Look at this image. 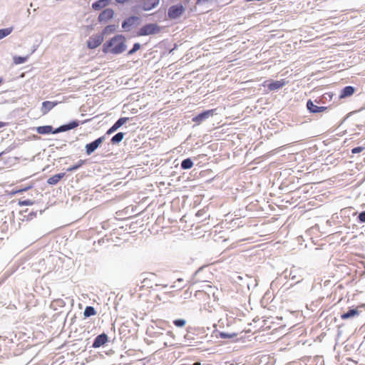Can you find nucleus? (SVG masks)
Wrapping results in <instances>:
<instances>
[{
    "label": "nucleus",
    "instance_id": "f257e3e1",
    "mask_svg": "<svg viewBox=\"0 0 365 365\" xmlns=\"http://www.w3.org/2000/svg\"><path fill=\"white\" fill-rule=\"evenodd\" d=\"M127 49L126 38L122 34H118L107 41L102 47L104 53L118 55Z\"/></svg>",
    "mask_w": 365,
    "mask_h": 365
},
{
    "label": "nucleus",
    "instance_id": "f03ea898",
    "mask_svg": "<svg viewBox=\"0 0 365 365\" xmlns=\"http://www.w3.org/2000/svg\"><path fill=\"white\" fill-rule=\"evenodd\" d=\"M104 37L101 34H96L91 36L87 41V46L90 49L98 47L103 41Z\"/></svg>",
    "mask_w": 365,
    "mask_h": 365
},
{
    "label": "nucleus",
    "instance_id": "7ed1b4c3",
    "mask_svg": "<svg viewBox=\"0 0 365 365\" xmlns=\"http://www.w3.org/2000/svg\"><path fill=\"white\" fill-rule=\"evenodd\" d=\"M160 31V26L156 24H148L143 26L139 31L140 36H148Z\"/></svg>",
    "mask_w": 365,
    "mask_h": 365
},
{
    "label": "nucleus",
    "instance_id": "20e7f679",
    "mask_svg": "<svg viewBox=\"0 0 365 365\" xmlns=\"http://www.w3.org/2000/svg\"><path fill=\"white\" fill-rule=\"evenodd\" d=\"M185 11V8L181 4L172 6L169 8L168 16L171 19L179 18Z\"/></svg>",
    "mask_w": 365,
    "mask_h": 365
},
{
    "label": "nucleus",
    "instance_id": "39448f33",
    "mask_svg": "<svg viewBox=\"0 0 365 365\" xmlns=\"http://www.w3.org/2000/svg\"><path fill=\"white\" fill-rule=\"evenodd\" d=\"M114 11L112 9H104L98 16L99 22L106 23L113 17Z\"/></svg>",
    "mask_w": 365,
    "mask_h": 365
},
{
    "label": "nucleus",
    "instance_id": "423d86ee",
    "mask_svg": "<svg viewBox=\"0 0 365 365\" xmlns=\"http://www.w3.org/2000/svg\"><path fill=\"white\" fill-rule=\"evenodd\" d=\"M103 137H101L93 142L88 143L86 145V153L88 155H91L92 153H93L98 147L99 145L103 143Z\"/></svg>",
    "mask_w": 365,
    "mask_h": 365
},
{
    "label": "nucleus",
    "instance_id": "0eeeda50",
    "mask_svg": "<svg viewBox=\"0 0 365 365\" xmlns=\"http://www.w3.org/2000/svg\"><path fill=\"white\" fill-rule=\"evenodd\" d=\"M214 110H208L205 112H202L197 115L196 117L193 118L192 120L196 122L197 124H200L201 122L211 117L214 114Z\"/></svg>",
    "mask_w": 365,
    "mask_h": 365
},
{
    "label": "nucleus",
    "instance_id": "6e6552de",
    "mask_svg": "<svg viewBox=\"0 0 365 365\" xmlns=\"http://www.w3.org/2000/svg\"><path fill=\"white\" fill-rule=\"evenodd\" d=\"M285 85V81L284 80L276 81H265L264 83V86H267L270 91H274L281 88Z\"/></svg>",
    "mask_w": 365,
    "mask_h": 365
},
{
    "label": "nucleus",
    "instance_id": "1a4fd4ad",
    "mask_svg": "<svg viewBox=\"0 0 365 365\" xmlns=\"http://www.w3.org/2000/svg\"><path fill=\"white\" fill-rule=\"evenodd\" d=\"M58 102H51V101H44L42 103V106L41 108V111L43 115H46L53 108H54L56 105H58Z\"/></svg>",
    "mask_w": 365,
    "mask_h": 365
},
{
    "label": "nucleus",
    "instance_id": "9d476101",
    "mask_svg": "<svg viewBox=\"0 0 365 365\" xmlns=\"http://www.w3.org/2000/svg\"><path fill=\"white\" fill-rule=\"evenodd\" d=\"M108 341V336L106 334L98 335L94 340L93 347L98 348L105 344Z\"/></svg>",
    "mask_w": 365,
    "mask_h": 365
},
{
    "label": "nucleus",
    "instance_id": "9b49d317",
    "mask_svg": "<svg viewBox=\"0 0 365 365\" xmlns=\"http://www.w3.org/2000/svg\"><path fill=\"white\" fill-rule=\"evenodd\" d=\"M128 120V118H119L114 125L108 130L107 133L110 134L117 130L120 126L125 123Z\"/></svg>",
    "mask_w": 365,
    "mask_h": 365
},
{
    "label": "nucleus",
    "instance_id": "f8f14e48",
    "mask_svg": "<svg viewBox=\"0 0 365 365\" xmlns=\"http://www.w3.org/2000/svg\"><path fill=\"white\" fill-rule=\"evenodd\" d=\"M308 110L312 113H320L326 109L325 107H319L314 104L312 101H308L307 103Z\"/></svg>",
    "mask_w": 365,
    "mask_h": 365
},
{
    "label": "nucleus",
    "instance_id": "ddd939ff",
    "mask_svg": "<svg viewBox=\"0 0 365 365\" xmlns=\"http://www.w3.org/2000/svg\"><path fill=\"white\" fill-rule=\"evenodd\" d=\"M110 2V0H98L92 4V8L94 10H100L108 5Z\"/></svg>",
    "mask_w": 365,
    "mask_h": 365
},
{
    "label": "nucleus",
    "instance_id": "4468645a",
    "mask_svg": "<svg viewBox=\"0 0 365 365\" xmlns=\"http://www.w3.org/2000/svg\"><path fill=\"white\" fill-rule=\"evenodd\" d=\"M137 19L138 18L135 16L127 19L122 24L123 29L125 30H129Z\"/></svg>",
    "mask_w": 365,
    "mask_h": 365
},
{
    "label": "nucleus",
    "instance_id": "2eb2a0df",
    "mask_svg": "<svg viewBox=\"0 0 365 365\" xmlns=\"http://www.w3.org/2000/svg\"><path fill=\"white\" fill-rule=\"evenodd\" d=\"M64 175H65L64 173L56 174V175L49 178L47 180V182L49 185H56L61 180V179H62L64 177Z\"/></svg>",
    "mask_w": 365,
    "mask_h": 365
},
{
    "label": "nucleus",
    "instance_id": "dca6fc26",
    "mask_svg": "<svg viewBox=\"0 0 365 365\" xmlns=\"http://www.w3.org/2000/svg\"><path fill=\"white\" fill-rule=\"evenodd\" d=\"M359 312L357 309H352L349 310L347 312L342 314L341 317L342 319H348L359 315Z\"/></svg>",
    "mask_w": 365,
    "mask_h": 365
},
{
    "label": "nucleus",
    "instance_id": "f3484780",
    "mask_svg": "<svg viewBox=\"0 0 365 365\" xmlns=\"http://www.w3.org/2000/svg\"><path fill=\"white\" fill-rule=\"evenodd\" d=\"M77 125H78V123L73 122V123H70L68 125H62V126L59 127L56 130H54L53 133H60V132L66 131V130L74 128Z\"/></svg>",
    "mask_w": 365,
    "mask_h": 365
},
{
    "label": "nucleus",
    "instance_id": "a211bd4d",
    "mask_svg": "<svg viewBox=\"0 0 365 365\" xmlns=\"http://www.w3.org/2000/svg\"><path fill=\"white\" fill-rule=\"evenodd\" d=\"M36 130L39 134H48L50 133L54 132L53 131V128L51 125H43L37 127Z\"/></svg>",
    "mask_w": 365,
    "mask_h": 365
},
{
    "label": "nucleus",
    "instance_id": "6ab92c4d",
    "mask_svg": "<svg viewBox=\"0 0 365 365\" xmlns=\"http://www.w3.org/2000/svg\"><path fill=\"white\" fill-rule=\"evenodd\" d=\"M117 28L118 26L115 25H108L103 29L101 34H103V37L105 35L111 34L117 30Z\"/></svg>",
    "mask_w": 365,
    "mask_h": 365
},
{
    "label": "nucleus",
    "instance_id": "aec40b11",
    "mask_svg": "<svg viewBox=\"0 0 365 365\" xmlns=\"http://www.w3.org/2000/svg\"><path fill=\"white\" fill-rule=\"evenodd\" d=\"M354 92V88L351 86L345 87L341 93L340 97L345 98L351 96Z\"/></svg>",
    "mask_w": 365,
    "mask_h": 365
},
{
    "label": "nucleus",
    "instance_id": "412c9836",
    "mask_svg": "<svg viewBox=\"0 0 365 365\" xmlns=\"http://www.w3.org/2000/svg\"><path fill=\"white\" fill-rule=\"evenodd\" d=\"M28 58H29L28 56L22 57V56H14L13 57V61L16 65H19V64H22V63H26L27 61Z\"/></svg>",
    "mask_w": 365,
    "mask_h": 365
},
{
    "label": "nucleus",
    "instance_id": "4be33fe9",
    "mask_svg": "<svg viewBox=\"0 0 365 365\" xmlns=\"http://www.w3.org/2000/svg\"><path fill=\"white\" fill-rule=\"evenodd\" d=\"M192 165L193 163L190 158L185 159L181 163V168L185 170L191 168Z\"/></svg>",
    "mask_w": 365,
    "mask_h": 365
},
{
    "label": "nucleus",
    "instance_id": "5701e85b",
    "mask_svg": "<svg viewBox=\"0 0 365 365\" xmlns=\"http://www.w3.org/2000/svg\"><path fill=\"white\" fill-rule=\"evenodd\" d=\"M96 314L95 309L93 307H86L84 310V316L86 317H89L91 316H93Z\"/></svg>",
    "mask_w": 365,
    "mask_h": 365
},
{
    "label": "nucleus",
    "instance_id": "b1692460",
    "mask_svg": "<svg viewBox=\"0 0 365 365\" xmlns=\"http://www.w3.org/2000/svg\"><path fill=\"white\" fill-rule=\"evenodd\" d=\"M13 31L12 27L6 28L0 30V40L9 36Z\"/></svg>",
    "mask_w": 365,
    "mask_h": 365
},
{
    "label": "nucleus",
    "instance_id": "393cba45",
    "mask_svg": "<svg viewBox=\"0 0 365 365\" xmlns=\"http://www.w3.org/2000/svg\"><path fill=\"white\" fill-rule=\"evenodd\" d=\"M159 4V0H154V1L152 4L145 3L143 4V9L145 11H149L151 9L155 7Z\"/></svg>",
    "mask_w": 365,
    "mask_h": 365
},
{
    "label": "nucleus",
    "instance_id": "a878e982",
    "mask_svg": "<svg viewBox=\"0 0 365 365\" xmlns=\"http://www.w3.org/2000/svg\"><path fill=\"white\" fill-rule=\"evenodd\" d=\"M123 137H124V133H117L116 135H115L112 138V139H111V142H112L113 143H119V142H120V141L123 140Z\"/></svg>",
    "mask_w": 365,
    "mask_h": 365
},
{
    "label": "nucleus",
    "instance_id": "bb28decb",
    "mask_svg": "<svg viewBox=\"0 0 365 365\" xmlns=\"http://www.w3.org/2000/svg\"><path fill=\"white\" fill-rule=\"evenodd\" d=\"M141 47V45L139 43H135L134 45H133V47L132 49H130L128 52V55L130 56V55H133L134 53H135L137 51H138Z\"/></svg>",
    "mask_w": 365,
    "mask_h": 365
},
{
    "label": "nucleus",
    "instance_id": "cd10ccee",
    "mask_svg": "<svg viewBox=\"0 0 365 365\" xmlns=\"http://www.w3.org/2000/svg\"><path fill=\"white\" fill-rule=\"evenodd\" d=\"M19 205L20 206H31L34 205V201L31 200H20Z\"/></svg>",
    "mask_w": 365,
    "mask_h": 365
},
{
    "label": "nucleus",
    "instance_id": "c85d7f7f",
    "mask_svg": "<svg viewBox=\"0 0 365 365\" xmlns=\"http://www.w3.org/2000/svg\"><path fill=\"white\" fill-rule=\"evenodd\" d=\"M83 163V160H80L78 164L73 165L67 169L68 172H72L78 169Z\"/></svg>",
    "mask_w": 365,
    "mask_h": 365
},
{
    "label": "nucleus",
    "instance_id": "c756f323",
    "mask_svg": "<svg viewBox=\"0 0 365 365\" xmlns=\"http://www.w3.org/2000/svg\"><path fill=\"white\" fill-rule=\"evenodd\" d=\"M299 272H301V269L299 268L294 267L293 269H292L290 272V276L292 279H295L297 278V274Z\"/></svg>",
    "mask_w": 365,
    "mask_h": 365
},
{
    "label": "nucleus",
    "instance_id": "7c9ffc66",
    "mask_svg": "<svg viewBox=\"0 0 365 365\" xmlns=\"http://www.w3.org/2000/svg\"><path fill=\"white\" fill-rule=\"evenodd\" d=\"M173 323L176 327H182L185 325L186 322L184 319H176Z\"/></svg>",
    "mask_w": 365,
    "mask_h": 365
},
{
    "label": "nucleus",
    "instance_id": "2f4dec72",
    "mask_svg": "<svg viewBox=\"0 0 365 365\" xmlns=\"http://www.w3.org/2000/svg\"><path fill=\"white\" fill-rule=\"evenodd\" d=\"M220 336L222 338H224V339H226V338H232V337H235L236 336V334H228V333H226V332H221L220 334Z\"/></svg>",
    "mask_w": 365,
    "mask_h": 365
},
{
    "label": "nucleus",
    "instance_id": "473e14b6",
    "mask_svg": "<svg viewBox=\"0 0 365 365\" xmlns=\"http://www.w3.org/2000/svg\"><path fill=\"white\" fill-rule=\"evenodd\" d=\"M364 150V147H356V148H354L351 150V152L352 153L354 154H356V153H361V151H363Z\"/></svg>",
    "mask_w": 365,
    "mask_h": 365
},
{
    "label": "nucleus",
    "instance_id": "72a5a7b5",
    "mask_svg": "<svg viewBox=\"0 0 365 365\" xmlns=\"http://www.w3.org/2000/svg\"><path fill=\"white\" fill-rule=\"evenodd\" d=\"M359 220L361 222H365V212H362L359 215Z\"/></svg>",
    "mask_w": 365,
    "mask_h": 365
},
{
    "label": "nucleus",
    "instance_id": "f704fd0d",
    "mask_svg": "<svg viewBox=\"0 0 365 365\" xmlns=\"http://www.w3.org/2000/svg\"><path fill=\"white\" fill-rule=\"evenodd\" d=\"M4 126H5V123L3 122H0V128H3Z\"/></svg>",
    "mask_w": 365,
    "mask_h": 365
},
{
    "label": "nucleus",
    "instance_id": "c9c22d12",
    "mask_svg": "<svg viewBox=\"0 0 365 365\" xmlns=\"http://www.w3.org/2000/svg\"><path fill=\"white\" fill-rule=\"evenodd\" d=\"M192 365H200V362H195Z\"/></svg>",
    "mask_w": 365,
    "mask_h": 365
},
{
    "label": "nucleus",
    "instance_id": "e433bc0d",
    "mask_svg": "<svg viewBox=\"0 0 365 365\" xmlns=\"http://www.w3.org/2000/svg\"><path fill=\"white\" fill-rule=\"evenodd\" d=\"M2 81H3L2 78H0V84L2 83Z\"/></svg>",
    "mask_w": 365,
    "mask_h": 365
},
{
    "label": "nucleus",
    "instance_id": "4c0bfd02",
    "mask_svg": "<svg viewBox=\"0 0 365 365\" xmlns=\"http://www.w3.org/2000/svg\"><path fill=\"white\" fill-rule=\"evenodd\" d=\"M182 279H178V282H182Z\"/></svg>",
    "mask_w": 365,
    "mask_h": 365
}]
</instances>
